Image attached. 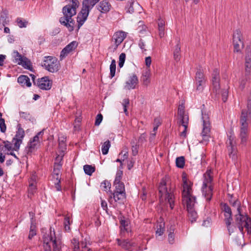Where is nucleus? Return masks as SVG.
Instances as JSON below:
<instances>
[{
  "label": "nucleus",
  "instance_id": "nucleus-51",
  "mask_svg": "<svg viewBox=\"0 0 251 251\" xmlns=\"http://www.w3.org/2000/svg\"><path fill=\"white\" fill-rule=\"evenodd\" d=\"M19 114L21 118L26 120L30 121L31 118H32L31 115L29 112L20 111Z\"/></svg>",
  "mask_w": 251,
  "mask_h": 251
},
{
  "label": "nucleus",
  "instance_id": "nucleus-49",
  "mask_svg": "<svg viewBox=\"0 0 251 251\" xmlns=\"http://www.w3.org/2000/svg\"><path fill=\"white\" fill-rule=\"evenodd\" d=\"M229 202L233 207L237 208L238 213H240V212H241V203L240 201L238 200H235L232 201L230 200Z\"/></svg>",
  "mask_w": 251,
  "mask_h": 251
},
{
  "label": "nucleus",
  "instance_id": "nucleus-45",
  "mask_svg": "<svg viewBox=\"0 0 251 251\" xmlns=\"http://www.w3.org/2000/svg\"><path fill=\"white\" fill-rule=\"evenodd\" d=\"M116 61L114 59H113L111 61V64L110 65V77L111 78L115 76V72H116Z\"/></svg>",
  "mask_w": 251,
  "mask_h": 251
},
{
  "label": "nucleus",
  "instance_id": "nucleus-34",
  "mask_svg": "<svg viewBox=\"0 0 251 251\" xmlns=\"http://www.w3.org/2000/svg\"><path fill=\"white\" fill-rule=\"evenodd\" d=\"M160 222L156 226V234L159 236L162 235L165 231V222L160 218Z\"/></svg>",
  "mask_w": 251,
  "mask_h": 251
},
{
  "label": "nucleus",
  "instance_id": "nucleus-35",
  "mask_svg": "<svg viewBox=\"0 0 251 251\" xmlns=\"http://www.w3.org/2000/svg\"><path fill=\"white\" fill-rule=\"evenodd\" d=\"M18 64L22 65L24 68L30 71L32 70V66L31 62L25 57L23 59V61L18 62Z\"/></svg>",
  "mask_w": 251,
  "mask_h": 251
},
{
  "label": "nucleus",
  "instance_id": "nucleus-60",
  "mask_svg": "<svg viewBox=\"0 0 251 251\" xmlns=\"http://www.w3.org/2000/svg\"><path fill=\"white\" fill-rule=\"evenodd\" d=\"M212 221L210 218L207 217L205 220H204L202 223V226L208 227L210 226Z\"/></svg>",
  "mask_w": 251,
  "mask_h": 251
},
{
  "label": "nucleus",
  "instance_id": "nucleus-4",
  "mask_svg": "<svg viewBox=\"0 0 251 251\" xmlns=\"http://www.w3.org/2000/svg\"><path fill=\"white\" fill-rule=\"evenodd\" d=\"M203 180L201 187L202 195L206 201H209L213 195V173L211 169H208L203 175Z\"/></svg>",
  "mask_w": 251,
  "mask_h": 251
},
{
  "label": "nucleus",
  "instance_id": "nucleus-24",
  "mask_svg": "<svg viewBox=\"0 0 251 251\" xmlns=\"http://www.w3.org/2000/svg\"><path fill=\"white\" fill-rule=\"evenodd\" d=\"M243 115H244L246 119L250 120L251 118V93L248 96L247 99L246 108L241 111V116Z\"/></svg>",
  "mask_w": 251,
  "mask_h": 251
},
{
  "label": "nucleus",
  "instance_id": "nucleus-55",
  "mask_svg": "<svg viewBox=\"0 0 251 251\" xmlns=\"http://www.w3.org/2000/svg\"><path fill=\"white\" fill-rule=\"evenodd\" d=\"M17 23L18 25L20 28L25 27L27 24V22L25 20H23L21 18H18L17 19Z\"/></svg>",
  "mask_w": 251,
  "mask_h": 251
},
{
  "label": "nucleus",
  "instance_id": "nucleus-23",
  "mask_svg": "<svg viewBox=\"0 0 251 251\" xmlns=\"http://www.w3.org/2000/svg\"><path fill=\"white\" fill-rule=\"evenodd\" d=\"M77 46V43L76 41H73L67 45L60 52V59H62L65 57L70 52L74 50Z\"/></svg>",
  "mask_w": 251,
  "mask_h": 251
},
{
  "label": "nucleus",
  "instance_id": "nucleus-64",
  "mask_svg": "<svg viewBox=\"0 0 251 251\" xmlns=\"http://www.w3.org/2000/svg\"><path fill=\"white\" fill-rule=\"evenodd\" d=\"M165 25V22L164 20L159 19L158 21V28L164 27Z\"/></svg>",
  "mask_w": 251,
  "mask_h": 251
},
{
  "label": "nucleus",
  "instance_id": "nucleus-36",
  "mask_svg": "<svg viewBox=\"0 0 251 251\" xmlns=\"http://www.w3.org/2000/svg\"><path fill=\"white\" fill-rule=\"evenodd\" d=\"M173 54L175 60L176 62H178L180 58V46L179 41H178L177 44L176 46Z\"/></svg>",
  "mask_w": 251,
  "mask_h": 251
},
{
  "label": "nucleus",
  "instance_id": "nucleus-47",
  "mask_svg": "<svg viewBox=\"0 0 251 251\" xmlns=\"http://www.w3.org/2000/svg\"><path fill=\"white\" fill-rule=\"evenodd\" d=\"M232 222V220H227L226 221H225L229 235H230L231 233L234 232V227L233 226H231Z\"/></svg>",
  "mask_w": 251,
  "mask_h": 251
},
{
  "label": "nucleus",
  "instance_id": "nucleus-30",
  "mask_svg": "<svg viewBox=\"0 0 251 251\" xmlns=\"http://www.w3.org/2000/svg\"><path fill=\"white\" fill-rule=\"evenodd\" d=\"M116 241L118 246L126 250H129L132 246L131 243L127 239L122 240L118 238Z\"/></svg>",
  "mask_w": 251,
  "mask_h": 251
},
{
  "label": "nucleus",
  "instance_id": "nucleus-15",
  "mask_svg": "<svg viewBox=\"0 0 251 251\" xmlns=\"http://www.w3.org/2000/svg\"><path fill=\"white\" fill-rule=\"evenodd\" d=\"M17 129L16 135L13 139V142H14V150L17 151L22 143V140L25 136V133L24 129L22 127L20 124H18L17 126Z\"/></svg>",
  "mask_w": 251,
  "mask_h": 251
},
{
  "label": "nucleus",
  "instance_id": "nucleus-44",
  "mask_svg": "<svg viewBox=\"0 0 251 251\" xmlns=\"http://www.w3.org/2000/svg\"><path fill=\"white\" fill-rule=\"evenodd\" d=\"M234 46V52H240L241 50L243 48V42H233Z\"/></svg>",
  "mask_w": 251,
  "mask_h": 251
},
{
  "label": "nucleus",
  "instance_id": "nucleus-37",
  "mask_svg": "<svg viewBox=\"0 0 251 251\" xmlns=\"http://www.w3.org/2000/svg\"><path fill=\"white\" fill-rule=\"evenodd\" d=\"M243 41L242 40V34L239 29H236L233 34V42H239Z\"/></svg>",
  "mask_w": 251,
  "mask_h": 251
},
{
  "label": "nucleus",
  "instance_id": "nucleus-22",
  "mask_svg": "<svg viewBox=\"0 0 251 251\" xmlns=\"http://www.w3.org/2000/svg\"><path fill=\"white\" fill-rule=\"evenodd\" d=\"M139 83L138 78L135 74H132L129 77V79L126 81L125 88L127 90L134 89Z\"/></svg>",
  "mask_w": 251,
  "mask_h": 251
},
{
  "label": "nucleus",
  "instance_id": "nucleus-18",
  "mask_svg": "<svg viewBox=\"0 0 251 251\" xmlns=\"http://www.w3.org/2000/svg\"><path fill=\"white\" fill-rule=\"evenodd\" d=\"M63 159V156L58 155L56 158V162L54 164V168L52 172V176L56 180H60V169L62 167L61 161Z\"/></svg>",
  "mask_w": 251,
  "mask_h": 251
},
{
  "label": "nucleus",
  "instance_id": "nucleus-14",
  "mask_svg": "<svg viewBox=\"0 0 251 251\" xmlns=\"http://www.w3.org/2000/svg\"><path fill=\"white\" fill-rule=\"evenodd\" d=\"M43 134V131L39 132L32 139H31L25 149L27 154H30L35 151L40 146L39 136Z\"/></svg>",
  "mask_w": 251,
  "mask_h": 251
},
{
  "label": "nucleus",
  "instance_id": "nucleus-3",
  "mask_svg": "<svg viewBox=\"0 0 251 251\" xmlns=\"http://www.w3.org/2000/svg\"><path fill=\"white\" fill-rule=\"evenodd\" d=\"M42 242L41 251H62L61 240L56 237L54 229L52 231L51 227L50 231L43 234Z\"/></svg>",
  "mask_w": 251,
  "mask_h": 251
},
{
  "label": "nucleus",
  "instance_id": "nucleus-40",
  "mask_svg": "<svg viewBox=\"0 0 251 251\" xmlns=\"http://www.w3.org/2000/svg\"><path fill=\"white\" fill-rule=\"evenodd\" d=\"M58 146L62 151H64L66 149V138L64 136L59 137Z\"/></svg>",
  "mask_w": 251,
  "mask_h": 251
},
{
  "label": "nucleus",
  "instance_id": "nucleus-62",
  "mask_svg": "<svg viewBox=\"0 0 251 251\" xmlns=\"http://www.w3.org/2000/svg\"><path fill=\"white\" fill-rule=\"evenodd\" d=\"M132 154L133 156H136L138 152V146L137 145H133L131 148Z\"/></svg>",
  "mask_w": 251,
  "mask_h": 251
},
{
  "label": "nucleus",
  "instance_id": "nucleus-10",
  "mask_svg": "<svg viewBox=\"0 0 251 251\" xmlns=\"http://www.w3.org/2000/svg\"><path fill=\"white\" fill-rule=\"evenodd\" d=\"M177 114L179 119V125L184 127V130L179 133V135L185 138L189 123V116L187 114L185 113V107L183 104L179 105Z\"/></svg>",
  "mask_w": 251,
  "mask_h": 251
},
{
  "label": "nucleus",
  "instance_id": "nucleus-20",
  "mask_svg": "<svg viewBox=\"0 0 251 251\" xmlns=\"http://www.w3.org/2000/svg\"><path fill=\"white\" fill-rule=\"evenodd\" d=\"M89 9H86L82 7L80 12L78 14L77 17V22L78 23V29L83 25L87 20L89 13Z\"/></svg>",
  "mask_w": 251,
  "mask_h": 251
},
{
  "label": "nucleus",
  "instance_id": "nucleus-5",
  "mask_svg": "<svg viewBox=\"0 0 251 251\" xmlns=\"http://www.w3.org/2000/svg\"><path fill=\"white\" fill-rule=\"evenodd\" d=\"M168 179L167 176L162 178L158 190L160 198L164 196L165 200L169 203L171 209H173L174 206V195L173 188L167 187V180Z\"/></svg>",
  "mask_w": 251,
  "mask_h": 251
},
{
  "label": "nucleus",
  "instance_id": "nucleus-8",
  "mask_svg": "<svg viewBox=\"0 0 251 251\" xmlns=\"http://www.w3.org/2000/svg\"><path fill=\"white\" fill-rule=\"evenodd\" d=\"M235 224L242 234H244V228H246L248 234L251 233V219L247 215L241 214V212L235 215Z\"/></svg>",
  "mask_w": 251,
  "mask_h": 251
},
{
  "label": "nucleus",
  "instance_id": "nucleus-56",
  "mask_svg": "<svg viewBox=\"0 0 251 251\" xmlns=\"http://www.w3.org/2000/svg\"><path fill=\"white\" fill-rule=\"evenodd\" d=\"M30 215L31 214V212L29 213ZM33 214V213H32ZM31 225L30 227V230H36V223L35 219L33 218V215H32V217L31 218Z\"/></svg>",
  "mask_w": 251,
  "mask_h": 251
},
{
  "label": "nucleus",
  "instance_id": "nucleus-33",
  "mask_svg": "<svg viewBox=\"0 0 251 251\" xmlns=\"http://www.w3.org/2000/svg\"><path fill=\"white\" fill-rule=\"evenodd\" d=\"M120 223L121 234H123L125 231L128 232L130 230L128 227L129 222L127 220L121 219L120 221Z\"/></svg>",
  "mask_w": 251,
  "mask_h": 251
},
{
  "label": "nucleus",
  "instance_id": "nucleus-63",
  "mask_svg": "<svg viewBox=\"0 0 251 251\" xmlns=\"http://www.w3.org/2000/svg\"><path fill=\"white\" fill-rule=\"evenodd\" d=\"M158 35L160 38H162L165 35V27H158Z\"/></svg>",
  "mask_w": 251,
  "mask_h": 251
},
{
  "label": "nucleus",
  "instance_id": "nucleus-17",
  "mask_svg": "<svg viewBox=\"0 0 251 251\" xmlns=\"http://www.w3.org/2000/svg\"><path fill=\"white\" fill-rule=\"evenodd\" d=\"M126 37V33L122 31H117L114 34L112 40L114 41V45L111 47L114 51L117 50Z\"/></svg>",
  "mask_w": 251,
  "mask_h": 251
},
{
  "label": "nucleus",
  "instance_id": "nucleus-53",
  "mask_svg": "<svg viewBox=\"0 0 251 251\" xmlns=\"http://www.w3.org/2000/svg\"><path fill=\"white\" fill-rule=\"evenodd\" d=\"M174 229H171L168 234V241L170 244H173L175 241Z\"/></svg>",
  "mask_w": 251,
  "mask_h": 251
},
{
  "label": "nucleus",
  "instance_id": "nucleus-46",
  "mask_svg": "<svg viewBox=\"0 0 251 251\" xmlns=\"http://www.w3.org/2000/svg\"><path fill=\"white\" fill-rule=\"evenodd\" d=\"M176 166L179 168H183L185 165V158L183 156L177 157L176 160Z\"/></svg>",
  "mask_w": 251,
  "mask_h": 251
},
{
  "label": "nucleus",
  "instance_id": "nucleus-52",
  "mask_svg": "<svg viewBox=\"0 0 251 251\" xmlns=\"http://www.w3.org/2000/svg\"><path fill=\"white\" fill-rule=\"evenodd\" d=\"M100 186L103 191H107L111 188V183L107 180H104L101 183Z\"/></svg>",
  "mask_w": 251,
  "mask_h": 251
},
{
  "label": "nucleus",
  "instance_id": "nucleus-42",
  "mask_svg": "<svg viewBox=\"0 0 251 251\" xmlns=\"http://www.w3.org/2000/svg\"><path fill=\"white\" fill-rule=\"evenodd\" d=\"M35 181L30 182L28 188V196L31 197L33 195L36 191V185Z\"/></svg>",
  "mask_w": 251,
  "mask_h": 251
},
{
  "label": "nucleus",
  "instance_id": "nucleus-9",
  "mask_svg": "<svg viewBox=\"0 0 251 251\" xmlns=\"http://www.w3.org/2000/svg\"><path fill=\"white\" fill-rule=\"evenodd\" d=\"M202 129L201 136L202 138L201 143L203 144H207L209 141L211 137V124L209 121V117L207 114H202Z\"/></svg>",
  "mask_w": 251,
  "mask_h": 251
},
{
  "label": "nucleus",
  "instance_id": "nucleus-2",
  "mask_svg": "<svg viewBox=\"0 0 251 251\" xmlns=\"http://www.w3.org/2000/svg\"><path fill=\"white\" fill-rule=\"evenodd\" d=\"M72 2L71 4L66 5L63 7L62 12L64 16L59 19L61 24L67 27L69 31L74 30L75 22L72 19V17L76 14V9L79 4L78 0H72Z\"/></svg>",
  "mask_w": 251,
  "mask_h": 251
},
{
  "label": "nucleus",
  "instance_id": "nucleus-38",
  "mask_svg": "<svg viewBox=\"0 0 251 251\" xmlns=\"http://www.w3.org/2000/svg\"><path fill=\"white\" fill-rule=\"evenodd\" d=\"M110 146V142L108 140H106L103 143L101 147V151L103 155H105L108 153Z\"/></svg>",
  "mask_w": 251,
  "mask_h": 251
},
{
  "label": "nucleus",
  "instance_id": "nucleus-26",
  "mask_svg": "<svg viewBox=\"0 0 251 251\" xmlns=\"http://www.w3.org/2000/svg\"><path fill=\"white\" fill-rule=\"evenodd\" d=\"M111 7V4L107 0H103L100 2L97 9L101 13H106L110 11Z\"/></svg>",
  "mask_w": 251,
  "mask_h": 251
},
{
  "label": "nucleus",
  "instance_id": "nucleus-32",
  "mask_svg": "<svg viewBox=\"0 0 251 251\" xmlns=\"http://www.w3.org/2000/svg\"><path fill=\"white\" fill-rule=\"evenodd\" d=\"M245 67V69H251V51L250 49L246 50Z\"/></svg>",
  "mask_w": 251,
  "mask_h": 251
},
{
  "label": "nucleus",
  "instance_id": "nucleus-43",
  "mask_svg": "<svg viewBox=\"0 0 251 251\" xmlns=\"http://www.w3.org/2000/svg\"><path fill=\"white\" fill-rule=\"evenodd\" d=\"M12 57L15 59V62L18 64V62L23 61V59L25 57L20 54L17 50H14L12 53Z\"/></svg>",
  "mask_w": 251,
  "mask_h": 251
},
{
  "label": "nucleus",
  "instance_id": "nucleus-27",
  "mask_svg": "<svg viewBox=\"0 0 251 251\" xmlns=\"http://www.w3.org/2000/svg\"><path fill=\"white\" fill-rule=\"evenodd\" d=\"M151 72L150 69H147L141 77V81L144 86L147 87L151 83Z\"/></svg>",
  "mask_w": 251,
  "mask_h": 251
},
{
  "label": "nucleus",
  "instance_id": "nucleus-59",
  "mask_svg": "<svg viewBox=\"0 0 251 251\" xmlns=\"http://www.w3.org/2000/svg\"><path fill=\"white\" fill-rule=\"evenodd\" d=\"M123 160H124L125 159L127 158L128 156V148L126 147H125L123 148V150L122 151L120 154H123Z\"/></svg>",
  "mask_w": 251,
  "mask_h": 251
},
{
  "label": "nucleus",
  "instance_id": "nucleus-54",
  "mask_svg": "<svg viewBox=\"0 0 251 251\" xmlns=\"http://www.w3.org/2000/svg\"><path fill=\"white\" fill-rule=\"evenodd\" d=\"M126 55L125 53H122L120 54L119 56V62L118 64L120 68L123 67L126 60Z\"/></svg>",
  "mask_w": 251,
  "mask_h": 251
},
{
  "label": "nucleus",
  "instance_id": "nucleus-39",
  "mask_svg": "<svg viewBox=\"0 0 251 251\" xmlns=\"http://www.w3.org/2000/svg\"><path fill=\"white\" fill-rule=\"evenodd\" d=\"M134 4V0H129L128 1L125 9L127 13L132 14L134 12V9L133 8V5Z\"/></svg>",
  "mask_w": 251,
  "mask_h": 251
},
{
  "label": "nucleus",
  "instance_id": "nucleus-57",
  "mask_svg": "<svg viewBox=\"0 0 251 251\" xmlns=\"http://www.w3.org/2000/svg\"><path fill=\"white\" fill-rule=\"evenodd\" d=\"M123 171L119 170L117 171L115 179L114 182H120L122 178Z\"/></svg>",
  "mask_w": 251,
  "mask_h": 251
},
{
  "label": "nucleus",
  "instance_id": "nucleus-12",
  "mask_svg": "<svg viewBox=\"0 0 251 251\" xmlns=\"http://www.w3.org/2000/svg\"><path fill=\"white\" fill-rule=\"evenodd\" d=\"M249 120L250 119H246L244 115L240 116L239 138L241 139V143L242 144H245L248 138Z\"/></svg>",
  "mask_w": 251,
  "mask_h": 251
},
{
  "label": "nucleus",
  "instance_id": "nucleus-7",
  "mask_svg": "<svg viewBox=\"0 0 251 251\" xmlns=\"http://www.w3.org/2000/svg\"><path fill=\"white\" fill-rule=\"evenodd\" d=\"M212 75L213 92L215 93L216 96H218V97L219 96L221 92L222 100L225 102L227 99L228 91L226 89L223 90L222 91L220 90L219 71L218 69H215Z\"/></svg>",
  "mask_w": 251,
  "mask_h": 251
},
{
  "label": "nucleus",
  "instance_id": "nucleus-28",
  "mask_svg": "<svg viewBox=\"0 0 251 251\" xmlns=\"http://www.w3.org/2000/svg\"><path fill=\"white\" fill-rule=\"evenodd\" d=\"M222 209L224 212V216L225 218V221H226L227 220H233L232 217V211L231 208L226 203H224L222 205Z\"/></svg>",
  "mask_w": 251,
  "mask_h": 251
},
{
  "label": "nucleus",
  "instance_id": "nucleus-41",
  "mask_svg": "<svg viewBox=\"0 0 251 251\" xmlns=\"http://www.w3.org/2000/svg\"><path fill=\"white\" fill-rule=\"evenodd\" d=\"M83 170L86 175L91 176L95 171V167L90 165H85L83 166Z\"/></svg>",
  "mask_w": 251,
  "mask_h": 251
},
{
  "label": "nucleus",
  "instance_id": "nucleus-48",
  "mask_svg": "<svg viewBox=\"0 0 251 251\" xmlns=\"http://www.w3.org/2000/svg\"><path fill=\"white\" fill-rule=\"evenodd\" d=\"M2 114L0 112V131L4 133L6 129V126L5 123V120L2 118Z\"/></svg>",
  "mask_w": 251,
  "mask_h": 251
},
{
  "label": "nucleus",
  "instance_id": "nucleus-58",
  "mask_svg": "<svg viewBox=\"0 0 251 251\" xmlns=\"http://www.w3.org/2000/svg\"><path fill=\"white\" fill-rule=\"evenodd\" d=\"M102 119H103V116H102V114L100 113L98 114L96 116L95 125L96 126H99L100 125V124L101 123V122L102 120Z\"/></svg>",
  "mask_w": 251,
  "mask_h": 251
},
{
  "label": "nucleus",
  "instance_id": "nucleus-61",
  "mask_svg": "<svg viewBox=\"0 0 251 251\" xmlns=\"http://www.w3.org/2000/svg\"><path fill=\"white\" fill-rule=\"evenodd\" d=\"M138 46L140 47V48L142 50L143 52L146 51V49H145V43L142 39H140L139 40Z\"/></svg>",
  "mask_w": 251,
  "mask_h": 251
},
{
  "label": "nucleus",
  "instance_id": "nucleus-11",
  "mask_svg": "<svg viewBox=\"0 0 251 251\" xmlns=\"http://www.w3.org/2000/svg\"><path fill=\"white\" fill-rule=\"evenodd\" d=\"M41 65L50 73L57 72L60 67V63L57 59L50 56H45Z\"/></svg>",
  "mask_w": 251,
  "mask_h": 251
},
{
  "label": "nucleus",
  "instance_id": "nucleus-16",
  "mask_svg": "<svg viewBox=\"0 0 251 251\" xmlns=\"http://www.w3.org/2000/svg\"><path fill=\"white\" fill-rule=\"evenodd\" d=\"M234 137L231 135L228 136L226 144L228 151V155L232 160L235 161L237 158V148L233 143Z\"/></svg>",
  "mask_w": 251,
  "mask_h": 251
},
{
  "label": "nucleus",
  "instance_id": "nucleus-19",
  "mask_svg": "<svg viewBox=\"0 0 251 251\" xmlns=\"http://www.w3.org/2000/svg\"><path fill=\"white\" fill-rule=\"evenodd\" d=\"M36 85L41 89L48 90L51 88L52 81L48 76H44L38 79Z\"/></svg>",
  "mask_w": 251,
  "mask_h": 251
},
{
  "label": "nucleus",
  "instance_id": "nucleus-21",
  "mask_svg": "<svg viewBox=\"0 0 251 251\" xmlns=\"http://www.w3.org/2000/svg\"><path fill=\"white\" fill-rule=\"evenodd\" d=\"M89 9H86L82 7L80 12L78 14L77 17V22L78 23V29L83 25L87 20L89 13Z\"/></svg>",
  "mask_w": 251,
  "mask_h": 251
},
{
  "label": "nucleus",
  "instance_id": "nucleus-25",
  "mask_svg": "<svg viewBox=\"0 0 251 251\" xmlns=\"http://www.w3.org/2000/svg\"><path fill=\"white\" fill-rule=\"evenodd\" d=\"M251 79V69H245V75L239 81V87L241 89L244 88L246 82Z\"/></svg>",
  "mask_w": 251,
  "mask_h": 251
},
{
  "label": "nucleus",
  "instance_id": "nucleus-31",
  "mask_svg": "<svg viewBox=\"0 0 251 251\" xmlns=\"http://www.w3.org/2000/svg\"><path fill=\"white\" fill-rule=\"evenodd\" d=\"M100 0H83L82 2V7L86 9H89V11L92 9L94 6L99 2Z\"/></svg>",
  "mask_w": 251,
  "mask_h": 251
},
{
  "label": "nucleus",
  "instance_id": "nucleus-29",
  "mask_svg": "<svg viewBox=\"0 0 251 251\" xmlns=\"http://www.w3.org/2000/svg\"><path fill=\"white\" fill-rule=\"evenodd\" d=\"M17 81L22 86L30 87L31 85L29 78L25 75H21L19 76Z\"/></svg>",
  "mask_w": 251,
  "mask_h": 251
},
{
  "label": "nucleus",
  "instance_id": "nucleus-6",
  "mask_svg": "<svg viewBox=\"0 0 251 251\" xmlns=\"http://www.w3.org/2000/svg\"><path fill=\"white\" fill-rule=\"evenodd\" d=\"M115 190L112 192H110V198H113L115 202L120 204L123 203L126 199V193L125 191V184L123 182H114Z\"/></svg>",
  "mask_w": 251,
  "mask_h": 251
},
{
  "label": "nucleus",
  "instance_id": "nucleus-50",
  "mask_svg": "<svg viewBox=\"0 0 251 251\" xmlns=\"http://www.w3.org/2000/svg\"><path fill=\"white\" fill-rule=\"evenodd\" d=\"M71 225V221L69 217L66 216L64 218V228L66 231H69L70 230V226Z\"/></svg>",
  "mask_w": 251,
  "mask_h": 251
},
{
  "label": "nucleus",
  "instance_id": "nucleus-13",
  "mask_svg": "<svg viewBox=\"0 0 251 251\" xmlns=\"http://www.w3.org/2000/svg\"><path fill=\"white\" fill-rule=\"evenodd\" d=\"M206 78L203 70L198 68L195 77V84L196 90L199 92H202L206 82Z\"/></svg>",
  "mask_w": 251,
  "mask_h": 251
},
{
  "label": "nucleus",
  "instance_id": "nucleus-1",
  "mask_svg": "<svg viewBox=\"0 0 251 251\" xmlns=\"http://www.w3.org/2000/svg\"><path fill=\"white\" fill-rule=\"evenodd\" d=\"M183 191L182 196L183 201L186 204L188 211V217L191 223L195 222L198 218L197 213L195 210L196 197L192 195V185L186 177H183Z\"/></svg>",
  "mask_w": 251,
  "mask_h": 251
}]
</instances>
